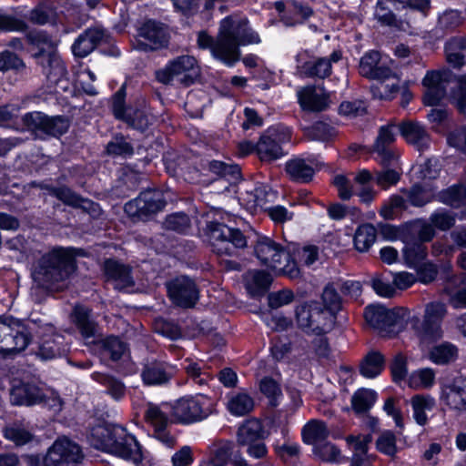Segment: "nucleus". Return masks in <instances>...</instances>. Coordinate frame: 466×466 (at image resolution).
<instances>
[{"mask_svg":"<svg viewBox=\"0 0 466 466\" xmlns=\"http://www.w3.org/2000/svg\"><path fill=\"white\" fill-rule=\"evenodd\" d=\"M24 122L30 129H39L54 137L65 134L69 127V120L66 117L48 116L40 112L25 115Z\"/></svg>","mask_w":466,"mask_h":466,"instance_id":"obj_18","label":"nucleus"},{"mask_svg":"<svg viewBox=\"0 0 466 466\" xmlns=\"http://www.w3.org/2000/svg\"><path fill=\"white\" fill-rule=\"evenodd\" d=\"M227 408L235 416H244L254 408L253 398L246 391L233 392L228 397Z\"/></svg>","mask_w":466,"mask_h":466,"instance_id":"obj_40","label":"nucleus"},{"mask_svg":"<svg viewBox=\"0 0 466 466\" xmlns=\"http://www.w3.org/2000/svg\"><path fill=\"white\" fill-rule=\"evenodd\" d=\"M125 94L121 88L114 96L113 112L117 119L125 121L127 125L137 130H145L153 119L148 108L143 102L139 107L126 108L124 105Z\"/></svg>","mask_w":466,"mask_h":466,"instance_id":"obj_14","label":"nucleus"},{"mask_svg":"<svg viewBox=\"0 0 466 466\" xmlns=\"http://www.w3.org/2000/svg\"><path fill=\"white\" fill-rule=\"evenodd\" d=\"M324 308L337 313L341 309V298L333 285H328L322 293Z\"/></svg>","mask_w":466,"mask_h":466,"instance_id":"obj_63","label":"nucleus"},{"mask_svg":"<svg viewBox=\"0 0 466 466\" xmlns=\"http://www.w3.org/2000/svg\"><path fill=\"white\" fill-rule=\"evenodd\" d=\"M319 168L317 161L311 158L302 159L295 158L286 163V171L288 175L295 181H309L316 169Z\"/></svg>","mask_w":466,"mask_h":466,"instance_id":"obj_34","label":"nucleus"},{"mask_svg":"<svg viewBox=\"0 0 466 466\" xmlns=\"http://www.w3.org/2000/svg\"><path fill=\"white\" fill-rule=\"evenodd\" d=\"M333 183L338 189L339 198L344 200L357 195L362 203L370 204L375 198L376 193L373 188L369 186L353 187L350 181L344 175L335 176Z\"/></svg>","mask_w":466,"mask_h":466,"instance_id":"obj_28","label":"nucleus"},{"mask_svg":"<svg viewBox=\"0 0 466 466\" xmlns=\"http://www.w3.org/2000/svg\"><path fill=\"white\" fill-rule=\"evenodd\" d=\"M246 286L252 295L265 291L272 281L269 273L264 270H250L245 276Z\"/></svg>","mask_w":466,"mask_h":466,"instance_id":"obj_45","label":"nucleus"},{"mask_svg":"<svg viewBox=\"0 0 466 466\" xmlns=\"http://www.w3.org/2000/svg\"><path fill=\"white\" fill-rule=\"evenodd\" d=\"M71 318L85 339L95 337L96 327L90 316V310L87 308L76 305L74 308Z\"/></svg>","mask_w":466,"mask_h":466,"instance_id":"obj_39","label":"nucleus"},{"mask_svg":"<svg viewBox=\"0 0 466 466\" xmlns=\"http://www.w3.org/2000/svg\"><path fill=\"white\" fill-rule=\"evenodd\" d=\"M464 21L461 13L458 10L449 9L439 15L438 25L442 29H454Z\"/></svg>","mask_w":466,"mask_h":466,"instance_id":"obj_61","label":"nucleus"},{"mask_svg":"<svg viewBox=\"0 0 466 466\" xmlns=\"http://www.w3.org/2000/svg\"><path fill=\"white\" fill-rule=\"evenodd\" d=\"M239 201L248 210L255 211L257 208H261L266 203V187L259 186L251 191L246 190L245 193H240Z\"/></svg>","mask_w":466,"mask_h":466,"instance_id":"obj_52","label":"nucleus"},{"mask_svg":"<svg viewBox=\"0 0 466 466\" xmlns=\"http://www.w3.org/2000/svg\"><path fill=\"white\" fill-rule=\"evenodd\" d=\"M384 364V357L380 352L370 351L361 362L360 373L365 378L373 379L380 374Z\"/></svg>","mask_w":466,"mask_h":466,"instance_id":"obj_47","label":"nucleus"},{"mask_svg":"<svg viewBox=\"0 0 466 466\" xmlns=\"http://www.w3.org/2000/svg\"><path fill=\"white\" fill-rule=\"evenodd\" d=\"M87 440L94 448L134 463L142 460V450L137 439L121 426L98 424L90 430Z\"/></svg>","mask_w":466,"mask_h":466,"instance_id":"obj_2","label":"nucleus"},{"mask_svg":"<svg viewBox=\"0 0 466 466\" xmlns=\"http://www.w3.org/2000/svg\"><path fill=\"white\" fill-rule=\"evenodd\" d=\"M280 435L283 441H274L273 447L276 453L281 458H290L296 456L299 452V445L292 441L287 429H280Z\"/></svg>","mask_w":466,"mask_h":466,"instance_id":"obj_54","label":"nucleus"},{"mask_svg":"<svg viewBox=\"0 0 466 466\" xmlns=\"http://www.w3.org/2000/svg\"><path fill=\"white\" fill-rule=\"evenodd\" d=\"M173 373L174 368L171 365L152 360L145 364L141 377L147 385H160L167 382Z\"/></svg>","mask_w":466,"mask_h":466,"instance_id":"obj_31","label":"nucleus"},{"mask_svg":"<svg viewBox=\"0 0 466 466\" xmlns=\"http://www.w3.org/2000/svg\"><path fill=\"white\" fill-rule=\"evenodd\" d=\"M101 344L105 353L109 354L114 360L120 359L127 350L126 344L116 337H108Z\"/></svg>","mask_w":466,"mask_h":466,"instance_id":"obj_62","label":"nucleus"},{"mask_svg":"<svg viewBox=\"0 0 466 466\" xmlns=\"http://www.w3.org/2000/svg\"><path fill=\"white\" fill-rule=\"evenodd\" d=\"M392 0H380L378 1L374 12L376 20L385 26H390L394 29L410 32L412 29L411 14L406 11L403 17L397 18L390 9Z\"/></svg>","mask_w":466,"mask_h":466,"instance_id":"obj_22","label":"nucleus"},{"mask_svg":"<svg viewBox=\"0 0 466 466\" xmlns=\"http://www.w3.org/2000/svg\"><path fill=\"white\" fill-rule=\"evenodd\" d=\"M266 438L262 422L257 419H249L244 421L238 428L237 441L238 444H248Z\"/></svg>","mask_w":466,"mask_h":466,"instance_id":"obj_36","label":"nucleus"},{"mask_svg":"<svg viewBox=\"0 0 466 466\" xmlns=\"http://www.w3.org/2000/svg\"><path fill=\"white\" fill-rule=\"evenodd\" d=\"M255 255L259 262L274 272L296 279L300 271L297 263L279 243L268 237H259L254 247Z\"/></svg>","mask_w":466,"mask_h":466,"instance_id":"obj_6","label":"nucleus"},{"mask_svg":"<svg viewBox=\"0 0 466 466\" xmlns=\"http://www.w3.org/2000/svg\"><path fill=\"white\" fill-rule=\"evenodd\" d=\"M309 135L314 140L329 141L336 137L337 131L329 124L325 122L315 123L309 130Z\"/></svg>","mask_w":466,"mask_h":466,"instance_id":"obj_60","label":"nucleus"},{"mask_svg":"<svg viewBox=\"0 0 466 466\" xmlns=\"http://www.w3.org/2000/svg\"><path fill=\"white\" fill-rule=\"evenodd\" d=\"M104 268L106 275L114 281L116 289H123L133 285V279L127 267L108 259L105 262Z\"/></svg>","mask_w":466,"mask_h":466,"instance_id":"obj_37","label":"nucleus"},{"mask_svg":"<svg viewBox=\"0 0 466 466\" xmlns=\"http://www.w3.org/2000/svg\"><path fill=\"white\" fill-rule=\"evenodd\" d=\"M435 371L431 368H422L412 371L408 379V386L413 390L431 389L435 384Z\"/></svg>","mask_w":466,"mask_h":466,"instance_id":"obj_46","label":"nucleus"},{"mask_svg":"<svg viewBox=\"0 0 466 466\" xmlns=\"http://www.w3.org/2000/svg\"><path fill=\"white\" fill-rule=\"evenodd\" d=\"M31 329L19 319L0 318V352L9 355L24 350L30 341Z\"/></svg>","mask_w":466,"mask_h":466,"instance_id":"obj_8","label":"nucleus"},{"mask_svg":"<svg viewBox=\"0 0 466 466\" xmlns=\"http://www.w3.org/2000/svg\"><path fill=\"white\" fill-rule=\"evenodd\" d=\"M393 61L377 51L367 52L360 61L359 72L370 79H390L392 76Z\"/></svg>","mask_w":466,"mask_h":466,"instance_id":"obj_17","label":"nucleus"},{"mask_svg":"<svg viewBox=\"0 0 466 466\" xmlns=\"http://www.w3.org/2000/svg\"><path fill=\"white\" fill-rule=\"evenodd\" d=\"M31 41L39 49L35 56L38 64L43 68L46 80L51 86H54L55 93L66 91L69 83L66 79V71L64 62L54 49L51 38L42 33H37L30 36Z\"/></svg>","mask_w":466,"mask_h":466,"instance_id":"obj_5","label":"nucleus"},{"mask_svg":"<svg viewBox=\"0 0 466 466\" xmlns=\"http://www.w3.org/2000/svg\"><path fill=\"white\" fill-rule=\"evenodd\" d=\"M463 50H466V38L450 40L445 45L446 61L453 67L461 66L465 62Z\"/></svg>","mask_w":466,"mask_h":466,"instance_id":"obj_49","label":"nucleus"},{"mask_svg":"<svg viewBox=\"0 0 466 466\" xmlns=\"http://www.w3.org/2000/svg\"><path fill=\"white\" fill-rule=\"evenodd\" d=\"M441 398L450 408L466 412V377L455 378L444 385Z\"/></svg>","mask_w":466,"mask_h":466,"instance_id":"obj_26","label":"nucleus"},{"mask_svg":"<svg viewBox=\"0 0 466 466\" xmlns=\"http://www.w3.org/2000/svg\"><path fill=\"white\" fill-rule=\"evenodd\" d=\"M83 458L79 445L67 438H59L49 448L42 466H78Z\"/></svg>","mask_w":466,"mask_h":466,"instance_id":"obj_12","label":"nucleus"},{"mask_svg":"<svg viewBox=\"0 0 466 466\" xmlns=\"http://www.w3.org/2000/svg\"><path fill=\"white\" fill-rule=\"evenodd\" d=\"M376 238L377 230L373 225L366 223L359 226L353 238L355 248L360 252L368 251L375 243Z\"/></svg>","mask_w":466,"mask_h":466,"instance_id":"obj_43","label":"nucleus"},{"mask_svg":"<svg viewBox=\"0 0 466 466\" xmlns=\"http://www.w3.org/2000/svg\"><path fill=\"white\" fill-rule=\"evenodd\" d=\"M45 330L46 332L43 334L39 347L38 355L40 358L43 360H52L62 356L66 351L63 337L56 334L55 329L51 325H46ZM40 334L42 335V333Z\"/></svg>","mask_w":466,"mask_h":466,"instance_id":"obj_29","label":"nucleus"},{"mask_svg":"<svg viewBox=\"0 0 466 466\" xmlns=\"http://www.w3.org/2000/svg\"><path fill=\"white\" fill-rule=\"evenodd\" d=\"M439 200L451 207L460 208L466 203V187L452 186L440 194Z\"/></svg>","mask_w":466,"mask_h":466,"instance_id":"obj_53","label":"nucleus"},{"mask_svg":"<svg viewBox=\"0 0 466 466\" xmlns=\"http://www.w3.org/2000/svg\"><path fill=\"white\" fill-rule=\"evenodd\" d=\"M301 107L309 111H322L329 106V96L319 86H305L297 91Z\"/></svg>","mask_w":466,"mask_h":466,"instance_id":"obj_27","label":"nucleus"},{"mask_svg":"<svg viewBox=\"0 0 466 466\" xmlns=\"http://www.w3.org/2000/svg\"><path fill=\"white\" fill-rule=\"evenodd\" d=\"M207 236L214 252L218 255H233L236 248L247 246L244 235L238 230L227 225L230 215L218 209H212L207 213Z\"/></svg>","mask_w":466,"mask_h":466,"instance_id":"obj_4","label":"nucleus"},{"mask_svg":"<svg viewBox=\"0 0 466 466\" xmlns=\"http://www.w3.org/2000/svg\"><path fill=\"white\" fill-rule=\"evenodd\" d=\"M406 208H407V204H406L405 198L400 195H393L382 206V208H380V214L385 219H393L402 210L406 209Z\"/></svg>","mask_w":466,"mask_h":466,"instance_id":"obj_57","label":"nucleus"},{"mask_svg":"<svg viewBox=\"0 0 466 466\" xmlns=\"http://www.w3.org/2000/svg\"><path fill=\"white\" fill-rule=\"evenodd\" d=\"M199 76L198 62L190 56H177L156 72V77L160 83L185 86L192 85Z\"/></svg>","mask_w":466,"mask_h":466,"instance_id":"obj_7","label":"nucleus"},{"mask_svg":"<svg viewBox=\"0 0 466 466\" xmlns=\"http://www.w3.org/2000/svg\"><path fill=\"white\" fill-rule=\"evenodd\" d=\"M450 71L443 69L439 71H429L422 79L425 89L423 101L426 106H433L438 105L446 95V80Z\"/></svg>","mask_w":466,"mask_h":466,"instance_id":"obj_19","label":"nucleus"},{"mask_svg":"<svg viewBox=\"0 0 466 466\" xmlns=\"http://www.w3.org/2000/svg\"><path fill=\"white\" fill-rule=\"evenodd\" d=\"M396 136L397 130L394 125L382 126L379 130L373 149L379 155L380 162L384 166L395 167L398 164V154L390 147L395 141Z\"/></svg>","mask_w":466,"mask_h":466,"instance_id":"obj_21","label":"nucleus"},{"mask_svg":"<svg viewBox=\"0 0 466 466\" xmlns=\"http://www.w3.org/2000/svg\"><path fill=\"white\" fill-rule=\"evenodd\" d=\"M446 313V306L441 302H431L426 305L422 325L425 339H438L442 337L441 324Z\"/></svg>","mask_w":466,"mask_h":466,"instance_id":"obj_23","label":"nucleus"},{"mask_svg":"<svg viewBox=\"0 0 466 466\" xmlns=\"http://www.w3.org/2000/svg\"><path fill=\"white\" fill-rule=\"evenodd\" d=\"M166 199L160 190L150 189L141 192L140 195L125 205V211L129 217L143 218L161 210Z\"/></svg>","mask_w":466,"mask_h":466,"instance_id":"obj_15","label":"nucleus"},{"mask_svg":"<svg viewBox=\"0 0 466 466\" xmlns=\"http://www.w3.org/2000/svg\"><path fill=\"white\" fill-rule=\"evenodd\" d=\"M410 403L415 421L420 426L427 424V412L431 411L436 405L434 398L430 395L417 394L410 399Z\"/></svg>","mask_w":466,"mask_h":466,"instance_id":"obj_38","label":"nucleus"},{"mask_svg":"<svg viewBox=\"0 0 466 466\" xmlns=\"http://www.w3.org/2000/svg\"><path fill=\"white\" fill-rule=\"evenodd\" d=\"M235 445L231 441H224L216 445L212 456L202 461L199 466H226L233 455Z\"/></svg>","mask_w":466,"mask_h":466,"instance_id":"obj_44","label":"nucleus"},{"mask_svg":"<svg viewBox=\"0 0 466 466\" xmlns=\"http://www.w3.org/2000/svg\"><path fill=\"white\" fill-rule=\"evenodd\" d=\"M44 393L35 384H15L11 390V401L16 405L31 406L42 401Z\"/></svg>","mask_w":466,"mask_h":466,"instance_id":"obj_32","label":"nucleus"},{"mask_svg":"<svg viewBox=\"0 0 466 466\" xmlns=\"http://www.w3.org/2000/svg\"><path fill=\"white\" fill-rule=\"evenodd\" d=\"M409 202L416 207H421L431 200L433 190L428 186L415 185L409 191H403Z\"/></svg>","mask_w":466,"mask_h":466,"instance_id":"obj_55","label":"nucleus"},{"mask_svg":"<svg viewBox=\"0 0 466 466\" xmlns=\"http://www.w3.org/2000/svg\"><path fill=\"white\" fill-rule=\"evenodd\" d=\"M52 194L68 206L80 208L88 212H96V210L97 206L96 204L75 194L67 187L54 188Z\"/></svg>","mask_w":466,"mask_h":466,"instance_id":"obj_41","label":"nucleus"},{"mask_svg":"<svg viewBox=\"0 0 466 466\" xmlns=\"http://www.w3.org/2000/svg\"><path fill=\"white\" fill-rule=\"evenodd\" d=\"M404 258L409 267H416L427 256V248L421 243L407 245L404 249Z\"/></svg>","mask_w":466,"mask_h":466,"instance_id":"obj_59","label":"nucleus"},{"mask_svg":"<svg viewBox=\"0 0 466 466\" xmlns=\"http://www.w3.org/2000/svg\"><path fill=\"white\" fill-rule=\"evenodd\" d=\"M399 131L404 139L419 150H422L430 145V136L420 123L406 121L400 125Z\"/></svg>","mask_w":466,"mask_h":466,"instance_id":"obj_33","label":"nucleus"},{"mask_svg":"<svg viewBox=\"0 0 466 466\" xmlns=\"http://www.w3.org/2000/svg\"><path fill=\"white\" fill-rule=\"evenodd\" d=\"M104 36L105 32L101 28L95 27L86 30L72 46L74 55L79 57L88 56L100 43Z\"/></svg>","mask_w":466,"mask_h":466,"instance_id":"obj_35","label":"nucleus"},{"mask_svg":"<svg viewBox=\"0 0 466 466\" xmlns=\"http://www.w3.org/2000/svg\"><path fill=\"white\" fill-rule=\"evenodd\" d=\"M452 97L456 101L459 110L466 113V76H460L457 79Z\"/></svg>","mask_w":466,"mask_h":466,"instance_id":"obj_64","label":"nucleus"},{"mask_svg":"<svg viewBox=\"0 0 466 466\" xmlns=\"http://www.w3.org/2000/svg\"><path fill=\"white\" fill-rule=\"evenodd\" d=\"M171 300L179 307H193L198 299V290L194 281L187 277H179L167 284Z\"/></svg>","mask_w":466,"mask_h":466,"instance_id":"obj_20","label":"nucleus"},{"mask_svg":"<svg viewBox=\"0 0 466 466\" xmlns=\"http://www.w3.org/2000/svg\"><path fill=\"white\" fill-rule=\"evenodd\" d=\"M341 59V53L334 51L330 56L315 58L311 57L306 51L297 56V68L301 75L324 78L331 72V64Z\"/></svg>","mask_w":466,"mask_h":466,"instance_id":"obj_16","label":"nucleus"},{"mask_svg":"<svg viewBox=\"0 0 466 466\" xmlns=\"http://www.w3.org/2000/svg\"><path fill=\"white\" fill-rule=\"evenodd\" d=\"M400 309H389L382 305H370L365 309L366 321L382 336L396 334L401 326L403 314Z\"/></svg>","mask_w":466,"mask_h":466,"instance_id":"obj_13","label":"nucleus"},{"mask_svg":"<svg viewBox=\"0 0 466 466\" xmlns=\"http://www.w3.org/2000/svg\"><path fill=\"white\" fill-rule=\"evenodd\" d=\"M297 320L299 327L306 332L321 335L330 330L336 319V313L320 309L318 304L303 305L297 309Z\"/></svg>","mask_w":466,"mask_h":466,"instance_id":"obj_10","label":"nucleus"},{"mask_svg":"<svg viewBox=\"0 0 466 466\" xmlns=\"http://www.w3.org/2000/svg\"><path fill=\"white\" fill-rule=\"evenodd\" d=\"M259 37L244 18L228 16L220 23L217 40L205 32L198 35L200 48H208L212 56L228 66H233L240 57V46L258 44Z\"/></svg>","mask_w":466,"mask_h":466,"instance_id":"obj_1","label":"nucleus"},{"mask_svg":"<svg viewBox=\"0 0 466 466\" xmlns=\"http://www.w3.org/2000/svg\"><path fill=\"white\" fill-rule=\"evenodd\" d=\"M213 408V400L206 395L186 396L174 404L173 416L179 422L189 424L206 419L212 413Z\"/></svg>","mask_w":466,"mask_h":466,"instance_id":"obj_9","label":"nucleus"},{"mask_svg":"<svg viewBox=\"0 0 466 466\" xmlns=\"http://www.w3.org/2000/svg\"><path fill=\"white\" fill-rule=\"evenodd\" d=\"M141 48L157 49L167 43V35L165 26L156 21L145 22L138 30Z\"/></svg>","mask_w":466,"mask_h":466,"instance_id":"obj_25","label":"nucleus"},{"mask_svg":"<svg viewBox=\"0 0 466 466\" xmlns=\"http://www.w3.org/2000/svg\"><path fill=\"white\" fill-rule=\"evenodd\" d=\"M74 252L71 248H58L44 255L32 271L34 282L40 288L57 290L75 270Z\"/></svg>","mask_w":466,"mask_h":466,"instance_id":"obj_3","label":"nucleus"},{"mask_svg":"<svg viewBox=\"0 0 466 466\" xmlns=\"http://www.w3.org/2000/svg\"><path fill=\"white\" fill-rule=\"evenodd\" d=\"M290 129L285 127H271L260 137L256 152L262 161H273L285 155L282 145L289 141Z\"/></svg>","mask_w":466,"mask_h":466,"instance_id":"obj_11","label":"nucleus"},{"mask_svg":"<svg viewBox=\"0 0 466 466\" xmlns=\"http://www.w3.org/2000/svg\"><path fill=\"white\" fill-rule=\"evenodd\" d=\"M458 349L451 343L443 342L431 349L430 360L439 365L446 364L456 360Z\"/></svg>","mask_w":466,"mask_h":466,"instance_id":"obj_50","label":"nucleus"},{"mask_svg":"<svg viewBox=\"0 0 466 466\" xmlns=\"http://www.w3.org/2000/svg\"><path fill=\"white\" fill-rule=\"evenodd\" d=\"M259 390L268 400L269 404L272 406H277L282 398V392L279 383L268 377L260 380Z\"/></svg>","mask_w":466,"mask_h":466,"instance_id":"obj_56","label":"nucleus"},{"mask_svg":"<svg viewBox=\"0 0 466 466\" xmlns=\"http://www.w3.org/2000/svg\"><path fill=\"white\" fill-rule=\"evenodd\" d=\"M377 400V392L370 389L358 390L351 398L352 409L361 414L370 410Z\"/></svg>","mask_w":466,"mask_h":466,"instance_id":"obj_48","label":"nucleus"},{"mask_svg":"<svg viewBox=\"0 0 466 466\" xmlns=\"http://www.w3.org/2000/svg\"><path fill=\"white\" fill-rule=\"evenodd\" d=\"M378 82L371 86L372 96L379 99H391L398 91V79L392 71L390 79H376Z\"/></svg>","mask_w":466,"mask_h":466,"instance_id":"obj_51","label":"nucleus"},{"mask_svg":"<svg viewBox=\"0 0 466 466\" xmlns=\"http://www.w3.org/2000/svg\"><path fill=\"white\" fill-rule=\"evenodd\" d=\"M302 439L307 444L317 446L326 440L329 434L326 424L320 420H310L302 429Z\"/></svg>","mask_w":466,"mask_h":466,"instance_id":"obj_42","label":"nucleus"},{"mask_svg":"<svg viewBox=\"0 0 466 466\" xmlns=\"http://www.w3.org/2000/svg\"><path fill=\"white\" fill-rule=\"evenodd\" d=\"M54 7L49 4H42L34 8L29 15V20L37 25H46L55 20Z\"/></svg>","mask_w":466,"mask_h":466,"instance_id":"obj_58","label":"nucleus"},{"mask_svg":"<svg viewBox=\"0 0 466 466\" xmlns=\"http://www.w3.org/2000/svg\"><path fill=\"white\" fill-rule=\"evenodd\" d=\"M202 178L199 179L201 183L208 182L206 178L208 175H213L216 177H226L228 179L237 180L240 177V169L238 165H232L218 160H206L202 163L201 169Z\"/></svg>","mask_w":466,"mask_h":466,"instance_id":"obj_30","label":"nucleus"},{"mask_svg":"<svg viewBox=\"0 0 466 466\" xmlns=\"http://www.w3.org/2000/svg\"><path fill=\"white\" fill-rule=\"evenodd\" d=\"M145 418L154 428V437L159 442L167 448L175 446L176 438L167 430V417L157 406L149 404L147 408Z\"/></svg>","mask_w":466,"mask_h":466,"instance_id":"obj_24","label":"nucleus"}]
</instances>
